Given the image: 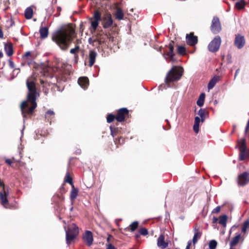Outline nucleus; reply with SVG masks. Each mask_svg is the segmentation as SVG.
Masks as SVG:
<instances>
[{"instance_id":"obj_43","label":"nucleus","mask_w":249,"mask_h":249,"mask_svg":"<svg viewBox=\"0 0 249 249\" xmlns=\"http://www.w3.org/2000/svg\"><path fill=\"white\" fill-rule=\"evenodd\" d=\"M249 228V221L246 220L244 222L242 228V231L245 232L248 228Z\"/></svg>"},{"instance_id":"obj_15","label":"nucleus","mask_w":249,"mask_h":249,"mask_svg":"<svg viewBox=\"0 0 249 249\" xmlns=\"http://www.w3.org/2000/svg\"><path fill=\"white\" fill-rule=\"evenodd\" d=\"M83 240L88 246H90L93 243V234L91 231H86L83 235Z\"/></svg>"},{"instance_id":"obj_23","label":"nucleus","mask_w":249,"mask_h":249,"mask_svg":"<svg viewBox=\"0 0 249 249\" xmlns=\"http://www.w3.org/2000/svg\"><path fill=\"white\" fill-rule=\"evenodd\" d=\"M39 33L41 38H46V37H47L49 34L48 28L46 27H41L39 29Z\"/></svg>"},{"instance_id":"obj_63","label":"nucleus","mask_w":249,"mask_h":249,"mask_svg":"<svg viewBox=\"0 0 249 249\" xmlns=\"http://www.w3.org/2000/svg\"><path fill=\"white\" fill-rule=\"evenodd\" d=\"M141 234L139 233L135 235V237L136 239H138L140 237Z\"/></svg>"},{"instance_id":"obj_28","label":"nucleus","mask_w":249,"mask_h":249,"mask_svg":"<svg viewBox=\"0 0 249 249\" xmlns=\"http://www.w3.org/2000/svg\"><path fill=\"white\" fill-rule=\"evenodd\" d=\"M238 146L240 151L247 149L246 139L245 138H243L238 141Z\"/></svg>"},{"instance_id":"obj_57","label":"nucleus","mask_w":249,"mask_h":249,"mask_svg":"<svg viewBox=\"0 0 249 249\" xmlns=\"http://www.w3.org/2000/svg\"><path fill=\"white\" fill-rule=\"evenodd\" d=\"M191 244H192V243H191V241H188L187 246L186 247V249H190V247L191 246Z\"/></svg>"},{"instance_id":"obj_4","label":"nucleus","mask_w":249,"mask_h":249,"mask_svg":"<svg viewBox=\"0 0 249 249\" xmlns=\"http://www.w3.org/2000/svg\"><path fill=\"white\" fill-rule=\"evenodd\" d=\"M183 69L181 67L174 66L167 73L164 81L166 84L179 80L183 74Z\"/></svg>"},{"instance_id":"obj_16","label":"nucleus","mask_w":249,"mask_h":249,"mask_svg":"<svg viewBox=\"0 0 249 249\" xmlns=\"http://www.w3.org/2000/svg\"><path fill=\"white\" fill-rule=\"evenodd\" d=\"M157 246L161 249H165L168 247V243L165 241L164 235L161 234L159 236L157 240Z\"/></svg>"},{"instance_id":"obj_19","label":"nucleus","mask_w":249,"mask_h":249,"mask_svg":"<svg viewBox=\"0 0 249 249\" xmlns=\"http://www.w3.org/2000/svg\"><path fill=\"white\" fill-rule=\"evenodd\" d=\"M78 83L82 88L86 89L89 85V80L87 77H81L79 78Z\"/></svg>"},{"instance_id":"obj_64","label":"nucleus","mask_w":249,"mask_h":249,"mask_svg":"<svg viewBox=\"0 0 249 249\" xmlns=\"http://www.w3.org/2000/svg\"><path fill=\"white\" fill-rule=\"evenodd\" d=\"M61 10V8L60 7H57V11L58 12H59V14H58L57 16H58L59 15V13L60 12Z\"/></svg>"},{"instance_id":"obj_18","label":"nucleus","mask_w":249,"mask_h":249,"mask_svg":"<svg viewBox=\"0 0 249 249\" xmlns=\"http://www.w3.org/2000/svg\"><path fill=\"white\" fill-rule=\"evenodd\" d=\"M174 42L173 41H170L169 44L168 45V51L166 53V55L170 58L172 61L174 59V56L175 55V53H174Z\"/></svg>"},{"instance_id":"obj_7","label":"nucleus","mask_w":249,"mask_h":249,"mask_svg":"<svg viewBox=\"0 0 249 249\" xmlns=\"http://www.w3.org/2000/svg\"><path fill=\"white\" fill-rule=\"evenodd\" d=\"M36 55L34 53L32 52H27L22 56L21 58L22 66H25L26 65L30 66L33 62V60L36 58Z\"/></svg>"},{"instance_id":"obj_59","label":"nucleus","mask_w":249,"mask_h":249,"mask_svg":"<svg viewBox=\"0 0 249 249\" xmlns=\"http://www.w3.org/2000/svg\"><path fill=\"white\" fill-rule=\"evenodd\" d=\"M20 71V69H15L14 70H13V72L14 73H16L17 74H18Z\"/></svg>"},{"instance_id":"obj_40","label":"nucleus","mask_w":249,"mask_h":249,"mask_svg":"<svg viewBox=\"0 0 249 249\" xmlns=\"http://www.w3.org/2000/svg\"><path fill=\"white\" fill-rule=\"evenodd\" d=\"M217 242L214 240H212L210 241L209 244V247L210 249H215L217 246Z\"/></svg>"},{"instance_id":"obj_41","label":"nucleus","mask_w":249,"mask_h":249,"mask_svg":"<svg viewBox=\"0 0 249 249\" xmlns=\"http://www.w3.org/2000/svg\"><path fill=\"white\" fill-rule=\"evenodd\" d=\"M139 233L142 235L146 236L148 235V231L145 228H142L139 230Z\"/></svg>"},{"instance_id":"obj_50","label":"nucleus","mask_w":249,"mask_h":249,"mask_svg":"<svg viewBox=\"0 0 249 249\" xmlns=\"http://www.w3.org/2000/svg\"><path fill=\"white\" fill-rule=\"evenodd\" d=\"M8 64H9V67L11 69H14V68L15 64H14V62L11 59H9V60H8Z\"/></svg>"},{"instance_id":"obj_14","label":"nucleus","mask_w":249,"mask_h":249,"mask_svg":"<svg viewBox=\"0 0 249 249\" xmlns=\"http://www.w3.org/2000/svg\"><path fill=\"white\" fill-rule=\"evenodd\" d=\"M8 195V191H6L4 188L1 191H0V202L5 208H6V205L9 202L7 199Z\"/></svg>"},{"instance_id":"obj_58","label":"nucleus","mask_w":249,"mask_h":249,"mask_svg":"<svg viewBox=\"0 0 249 249\" xmlns=\"http://www.w3.org/2000/svg\"><path fill=\"white\" fill-rule=\"evenodd\" d=\"M3 36L4 35L2 29L0 27V38H3Z\"/></svg>"},{"instance_id":"obj_60","label":"nucleus","mask_w":249,"mask_h":249,"mask_svg":"<svg viewBox=\"0 0 249 249\" xmlns=\"http://www.w3.org/2000/svg\"><path fill=\"white\" fill-rule=\"evenodd\" d=\"M249 129V120H248L247 124L245 128V132H247L248 131Z\"/></svg>"},{"instance_id":"obj_34","label":"nucleus","mask_w":249,"mask_h":249,"mask_svg":"<svg viewBox=\"0 0 249 249\" xmlns=\"http://www.w3.org/2000/svg\"><path fill=\"white\" fill-rule=\"evenodd\" d=\"M228 217L226 215H223L219 217L218 223L222 225L223 227H226L227 224Z\"/></svg>"},{"instance_id":"obj_25","label":"nucleus","mask_w":249,"mask_h":249,"mask_svg":"<svg viewBox=\"0 0 249 249\" xmlns=\"http://www.w3.org/2000/svg\"><path fill=\"white\" fill-rule=\"evenodd\" d=\"M249 157V151L247 149L244 151H240L239 159L242 161Z\"/></svg>"},{"instance_id":"obj_46","label":"nucleus","mask_w":249,"mask_h":249,"mask_svg":"<svg viewBox=\"0 0 249 249\" xmlns=\"http://www.w3.org/2000/svg\"><path fill=\"white\" fill-rule=\"evenodd\" d=\"M107 39L110 42H113L114 41V38L113 36H111V34L110 33H107Z\"/></svg>"},{"instance_id":"obj_51","label":"nucleus","mask_w":249,"mask_h":249,"mask_svg":"<svg viewBox=\"0 0 249 249\" xmlns=\"http://www.w3.org/2000/svg\"><path fill=\"white\" fill-rule=\"evenodd\" d=\"M231 54H228L227 55V60L228 63H231Z\"/></svg>"},{"instance_id":"obj_37","label":"nucleus","mask_w":249,"mask_h":249,"mask_svg":"<svg viewBox=\"0 0 249 249\" xmlns=\"http://www.w3.org/2000/svg\"><path fill=\"white\" fill-rule=\"evenodd\" d=\"M124 139L122 137H120L115 139L114 143L117 145V147H118L119 144H122L124 143Z\"/></svg>"},{"instance_id":"obj_24","label":"nucleus","mask_w":249,"mask_h":249,"mask_svg":"<svg viewBox=\"0 0 249 249\" xmlns=\"http://www.w3.org/2000/svg\"><path fill=\"white\" fill-rule=\"evenodd\" d=\"M54 115L55 113L53 111L49 110L46 112L45 118L51 124L52 120L54 118Z\"/></svg>"},{"instance_id":"obj_45","label":"nucleus","mask_w":249,"mask_h":249,"mask_svg":"<svg viewBox=\"0 0 249 249\" xmlns=\"http://www.w3.org/2000/svg\"><path fill=\"white\" fill-rule=\"evenodd\" d=\"M89 43L90 44H92L94 45V43H97L95 40V35H94L91 37L89 38Z\"/></svg>"},{"instance_id":"obj_38","label":"nucleus","mask_w":249,"mask_h":249,"mask_svg":"<svg viewBox=\"0 0 249 249\" xmlns=\"http://www.w3.org/2000/svg\"><path fill=\"white\" fill-rule=\"evenodd\" d=\"M206 113V110L205 109H200V110L198 111V114L201 117V122H203L205 120V115Z\"/></svg>"},{"instance_id":"obj_17","label":"nucleus","mask_w":249,"mask_h":249,"mask_svg":"<svg viewBox=\"0 0 249 249\" xmlns=\"http://www.w3.org/2000/svg\"><path fill=\"white\" fill-rule=\"evenodd\" d=\"M97 56V53L94 50H90L89 54V66L91 67H92L96 60V58Z\"/></svg>"},{"instance_id":"obj_44","label":"nucleus","mask_w":249,"mask_h":249,"mask_svg":"<svg viewBox=\"0 0 249 249\" xmlns=\"http://www.w3.org/2000/svg\"><path fill=\"white\" fill-rule=\"evenodd\" d=\"M80 47L78 45H76L75 48L71 49L70 53L71 54H77L79 52Z\"/></svg>"},{"instance_id":"obj_35","label":"nucleus","mask_w":249,"mask_h":249,"mask_svg":"<svg viewBox=\"0 0 249 249\" xmlns=\"http://www.w3.org/2000/svg\"><path fill=\"white\" fill-rule=\"evenodd\" d=\"M110 129L111 131V135L113 137L116 136L118 134L119 132L120 131L118 127H116L114 126H110Z\"/></svg>"},{"instance_id":"obj_21","label":"nucleus","mask_w":249,"mask_h":249,"mask_svg":"<svg viewBox=\"0 0 249 249\" xmlns=\"http://www.w3.org/2000/svg\"><path fill=\"white\" fill-rule=\"evenodd\" d=\"M139 227V222L137 221L133 222L128 227L124 229L125 231H134Z\"/></svg>"},{"instance_id":"obj_55","label":"nucleus","mask_w":249,"mask_h":249,"mask_svg":"<svg viewBox=\"0 0 249 249\" xmlns=\"http://www.w3.org/2000/svg\"><path fill=\"white\" fill-rule=\"evenodd\" d=\"M5 163H6L7 164L10 165L11 166H12V164L13 163V161L10 159H6L5 160Z\"/></svg>"},{"instance_id":"obj_3","label":"nucleus","mask_w":249,"mask_h":249,"mask_svg":"<svg viewBox=\"0 0 249 249\" xmlns=\"http://www.w3.org/2000/svg\"><path fill=\"white\" fill-rule=\"evenodd\" d=\"M101 19L102 20L103 27L104 29L108 28L113 24V20L109 12L105 13L102 18L101 12L98 10H95L93 16L89 18L91 23L89 30L92 34L95 32L99 25V21Z\"/></svg>"},{"instance_id":"obj_31","label":"nucleus","mask_w":249,"mask_h":249,"mask_svg":"<svg viewBox=\"0 0 249 249\" xmlns=\"http://www.w3.org/2000/svg\"><path fill=\"white\" fill-rule=\"evenodd\" d=\"M205 97V94L204 93H201L196 102L197 106L202 107L204 105Z\"/></svg>"},{"instance_id":"obj_52","label":"nucleus","mask_w":249,"mask_h":249,"mask_svg":"<svg viewBox=\"0 0 249 249\" xmlns=\"http://www.w3.org/2000/svg\"><path fill=\"white\" fill-rule=\"evenodd\" d=\"M79 56L78 53L74 54V61L75 63L77 64L78 62Z\"/></svg>"},{"instance_id":"obj_8","label":"nucleus","mask_w":249,"mask_h":249,"mask_svg":"<svg viewBox=\"0 0 249 249\" xmlns=\"http://www.w3.org/2000/svg\"><path fill=\"white\" fill-rule=\"evenodd\" d=\"M238 185L244 186L249 183V172H244L238 176L236 179Z\"/></svg>"},{"instance_id":"obj_29","label":"nucleus","mask_w":249,"mask_h":249,"mask_svg":"<svg viewBox=\"0 0 249 249\" xmlns=\"http://www.w3.org/2000/svg\"><path fill=\"white\" fill-rule=\"evenodd\" d=\"M33 10L31 7H28L26 8L24 13V16L26 19H31L33 17Z\"/></svg>"},{"instance_id":"obj_30","label":"nucleus","mask_w":249,"mask_h":249,"mask_svg":"<svg viewBox=\"0 0 249 249\" xmlns=\"http://www.w3.org/2000/svg\"><path fill=\"white\" fill-rule=\"evenodd\" d=\"M196 232L193 238V243L194 245L197 242L198 239H199L202 235V232L198 231L197 230H195Z\"/></svg>"},{"instance_id":"obj_22","label":"nucleus","mask_w":249,"mask_h":249,"mask_svg":"<svg viewBox=\"0 0 249 249\" xmlns=\"http://www.w3.org/2000/svg\"><path fill=\"white\" fill-rule=\"evenodd\" d=\"M78 189L75 188L74 185H72L70 193V198L71 201H73L76 199L78 195Z\"/></svg>"},{"instance_id":"obj_11","label":"nucleus","mask_w":249,"mask_h":249,"mask_svg":"<svg viewBox=\"0 0 249 249\" xmlns=\"http://www.w3.org/2000/svg\"><path fill=\"white\" fill-rule=\"evenodd\" d=\"M129 110L126 108H121L117 111L116 120L119 122L124 121L125 117L128 116Z\"/></svg>"},{"instance_id":"obj_42","label":"nucleus","mask_w":249,"mask_h":249,"mask_svg":"<svg viewBox=\"0 0 249 249\" xmlns=\"http://www.w3.org/2000/svg\"><path fill=\"white\" fill-rule=\"evenodd\" d=\"M65 181L71 184V186L72 185H74L72 182V179L69 173H67L66 174Z\"/></svg>"},{"instance_id":"obj_12","label":"nucleus","mask_w":249,"mask_h":249,"mask_svg":"<svg viewBox=\"0 0 249 249\" xmlns=\"http://www.w3.org/2000/svg\"><path fill=\"white\" fill-rule=\"evenodd\" d=\"M245 43L246 39L243 36L240 34H238L236 36L234 44L238 49L243 48Z\"/></svg>"},{"instance_id":"obj_13","label":"nucleus","mask_w":249,"mask_h":249,"mask_svg":"<svg viewBox=\"0 0 249 249\" xmlns=\"http://www.w3.org/2000/svg\"><path fill=\"white\" fill-rule=\"evenodd\" d=\"M186 43L191 46H194L197 43V37L194 36V33H190L186 36Z\"/></svg>"},{"instance_id":"obj_48","label":"nucleus","mask_w":249,"mask_h":249,"mask_svg":"<svg viewBox=\"0 0 249 249\" xmlns=\"http://www.w3.org/2000/svg\"><path fill=\"white\" fill-rule=\"evenodd\" d=\"M113 240H114L113 236L111 234H109L108 235V237L107 238V242L108 243V244L112 242Z\"/></svg>"},{"instance_id":"obj_2","label":"nucleus","mask_w":249,"mask_h":249,"mask_svg":"<svg viewBox=\"0 0 249 249\" xmlns=\"http://www.w3.org/2000/svg\"><path fill=\"white\" fill-rule=\"evenodd\" d=\"M76 36L75 29L71 24L54 33L52 40L62 50L67 51Z\"/></svg>"},{"instance_id":"obj_47","label":"nucleus","mask_w":249,"mask_h":249,"mask_svg":"<svg viewBox=\"0 0 249 249\" xmlns=\"http://www.w3.org/2000/svg\"><path fill=\"white\" fill-rule=\"evenodd\" d=\"M199 125L198 124H194L193 129L196 133H198L199 132Z\"/></svg>"},{"instance_id":"obj_5","label":"nucleus","mask_w":249,"mask_h":249,"mask_svg":"<svg viewBox=\"0 0 249 249\" xmlns=\"http://www.w3.org/2000/svg\"><path fill=\"white\" fill-rule=\"evenodd\" d=\"M79 228L74 223H72L66 231V241L68 245H70L79 234Z\"/></svg>"},{"instance_id":"obj_53","label":"nucleus","mask_w":249,"mask_h":249,"mask_svg":"<svg viewBox=\"0 0 249 249\" xmlns=\"http://www.w3.org/2000/svg\"><path fill=\"white\" fill-rule=\"evenodd\" d=\"M200 122V118L197 116L195 118V123L194 124H199Z\"/></svg>"},{"instance_id":"obj_26","label":"nucleus","mask_w":249,"mask_h":249,"mask_svg":"<svg viewBox=\"0 0 249 249\" xmlns=\"http://www.w3.org/2000/svg\"><path fill=\"white\" fill-rule=\"evenodd\" d=\"M241 238V234H237L236 236L232 239L231 242H230V245L231 247H233L235 246L239 242V240Z\"/></svg>"},{"instance_id":"obj_27","label":"nucleus","mask_w":249,"mask_h":249,"mask_svg":"<svg viewBox=\"0 0 249 249\" xmlns=\"http://www.w3.org/2000/svg\"><path fill=\"white\" fill-rule=\"evenodd\" d=\"M115 18L118 20H122L124 18V14L121 8H117L115 14Z\"/></svg>"},{"instance_id":"obj_56","label":"nucleus","mask_w":249,"mask_h":249,"mask_svg":"<svg viewBox=\"0 0 249 249\" xmlns=\"http://www.w3.org/2000/svg\"><path fill=\"white\" fill-rule=\"evenodd\" d=\"M43 71L44 76H46L47 75H48V73L49 72V68L48 67L44 68Z\"/></svg>"},{"instance_id":"obj_36","label":"nucleus","mask_w":249,"mask_h":249,"mask_svg":"<svg viewBox=\"0 0 249 249\" xmlns=\"http://www.w3.org/2000/svg\"><path fill=\"white\" fill-rule=\"evenodd\" d=\"M178 53L181 55H185L186 54L185 47L182 46H178Z\"/></svg>"},{"instance_id":"obj_62","label":"nucleus","mask_w":249,"mask_h":249,"mask_svg":"<svg viewBox=\"0 0 249 249\" xmlns=\"http://www.w3.org/2000/svg\"><path fill=\"white\" fill-rule=\"evenodd\" d=\"M13 160H14V161H16V162H18L19 165H22L24 164V163L22 162L21 161H19V160H15V159L13 158Z\"/></svg>"},{"instance_id":"obj_33","label":"nucleus","mask_w":249,"mask_h":249,"mask_svg":"<svg viewBox=\"0 0 249 249\" xmlns=\"http://www.w3.org/2000/svg\"><path fill=\"white\" fill-rule=\"evenodd\" d=\"M245 5L246 2L245 0H240L236 3L235 6L238 10H241L245 8Z\"/></svg>"},{"instance_id":"obj_10","label":"nucleus","mask_w":249,"mask_h":249,"mask_svg":"<svg viewBox=\"0 0 249 249\" xmlns=\"http://www.w3.org/2000/svg\"><path fill=\"white\" fill-rule=\"evenodd\" d=\"M211 30L214 34L219 33L221 30V26L219 18L217 17H214L212 21Z\"/></svg>"},{"instance_id":"obj_6","label":"nucleus","mask_w":249,"mask_h":249,"mask_svg":"<svg viewBox=\"0 0 249 249\" xmlns=\"http://www.w3.org/2000/svg\"><path fill=\"white\" fill-rule=\"evenodd\" d=\"M221 43V39L219 36H216L209 44L208 50L212 53L218 51Z\"/></svg>"},{"instance_id":"obj_20","label":"nucleus","mask_w":249,"mask_h":249,"mask_svg":"<svg viewBox=\"0 0 249 249\" xmlns=\"http://www.w3.org/2000/svg\"><path fill=\"white\" fill-rule=\"evenodd\" d=\"M4 50L8 56H10L12 55L14 53L13 46L12 43H5L4 44Z\"/></svg>"},{"instance_id":"obj_32","label":"nucleus","mask_w":249,"mask_h":249,"mask_svg":"<svg viewBox=\"0 0 249 249\" xmlns=\"http://www.w3.org/2000/svg\"><path fill=\"white\" fill-rule=\"evenodd\" d=\"M218 81L217 77H213L209 82L208 85V88L209 89H212Z\"/></svg>"},{"instance_id":"obj_61","label":"nucleus","mask_w":249,"mask_h":249,"mask_svg":"<svg viewBox=\"0 0 249 249\" xmlns=\"http://www.w3.org/2000/svg\"><path fill=\"white\" fill-rule=\"evenodd\" d=\"M218 221V218L215 216H213V223H215L217 222Z\"/></svg>"},{"instance_id":"obj_49","label":"nucleus","mask_w":249,"mask_h":249,"mask_svg":"<svg viewBox=\"0 0 249 249\" xmlns=\"http://www.w3.org/2000/svg\"><path fill=\"white\" fill-rule=\"evenodd\" d=\"M220 210H221V207L219 206H217L215 208H214L213 210L212 213H217L220 212Z\"/></svg>"},{"instance_id":"obj_9","label":"nucleus","mask_w":249,"mask_h":249,"mask_svg":"<svg viewBox=\"0 0 249 249\" xmlns=\"http://www.w3.org/2000/svg\"><path fill=\"white\" fill-rule=\"evenodd\" d=\"M95 35V40L99 46L106 43L107 40V33H105L103 30L99 31Z\"/></svg>"},{"instance_id":"obj_1","label":"nucleus","mask_w":249,"mask_h":249,"mask_svg":"<svg viewBox=\"0 0 249 249\" xmlns=\"http://www.w3.org/2000/svg\"><path fill=\"white\" fill-rule=\"evenodd\" d=\"M26 85L28 90L27 100L23 101L20 105L22 115L24 118L33 115L37 107L36 100L37 92L36 84L34 81L27 79Z\"/></svg>"},{"instance_id":"obj_39","label":"nucleus","mask_w":249,"mask_h":249,"mask_svg":"<svg viewBox=\"0 0 249 249\" xmlns=\"http://www.w3.org/2000/svg\"><path fill=\"white\" fill-rule=\"evenodd\" d=\"M115 119H116V115L113 114H108L107 117V121L108 123H112Z\"/></svg>"},{"instance_id":"obj_54","label":"nucleus","mask_w":249,"mask_h":249,"mask_svg":"<svg viewBox=\"0 0 249 249\" xmlns=\"http://www.w3.org/2000/svg\"><path fill=\"white\" fill-rule=\"evenodd\" d=\"M107 246V249H116L111 243L108 244Z\"/></svg>"}]
</instances>
